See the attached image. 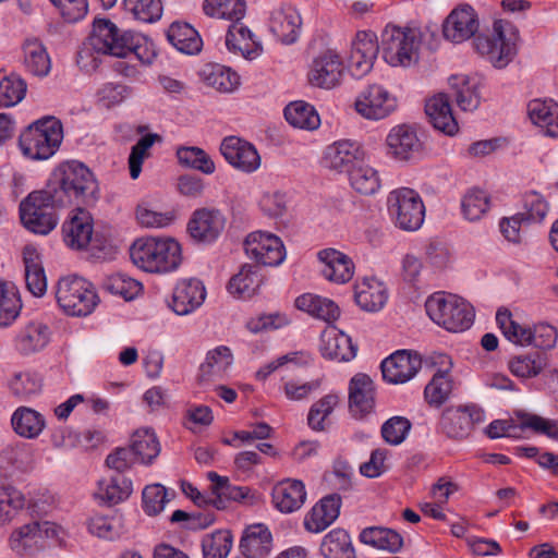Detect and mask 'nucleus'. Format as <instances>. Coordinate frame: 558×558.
<instances>
[{"label": "nucleus", "mask_w": 558, "mask_h": 558, "mask_svg": "<svg viewBox=\"0 0 558 558\" xmlns=\"http://www.w3.org/2000/svg\"><path fill=\"white\" fill-rule=\"evenodd\" d=\"M59 207L89 205L97 199L98 183L82 162L72 160L59 165L45 186Z\"/></svg>", "instance_id": "1"}, {"label": "nucleus", "mask_w": 558, "mask_h": 558, "mask_svg": "<svg viewBox=\"0 0 558 558\" xmlns=\"http://www.w3.org/2000/svg\"><path fill=\"white\" fill-rule=\"evenodd\" d=\"M134 265L147 272H168L181 264V246L172 239L141 238L130 247Z\"/></svg>", "instance_id": "2"}, {"label": "nucleus", "mask_w": 558, "mask_h": 558, "mask_svg": "<svg viewBox=\"0 0 558 558\" xmlns=\"http://www.w3.org/2000/svg\"><path fill=\"white\" fill-rule=\"evenodd\" d=\"M425 307L429 318L450 332L464 331L474 320L472 305L456 294L436 292L426 300Z\"/></svg>", "instance_id": "3"}, {"label": "nucleus", "mask_w": 558, "mask_h": 558, "mask_svg": "<svg viewBox=\"0 0 558 558\" xmlns=\"http://www.w3.org/2000/svg\"><path fill=\"white\" fill-rule=\"evenodd\" d=\"M62 140L61 122L48 116L35 121L20 135V147L27 157L46 160L54 155Z\"/></svg>", "instance_id": "4"}, {"label": "nucleus", "mask_w": 558, "mask_h": 558, "mask_svg": "<svg viewBox=\"0 0 558 558\" xmlns=\"http://www.w3.org/2000/svg\"><path fill=\"white\" fill-rule=\"evenodd\" d=\"M54 293L58 305L70 316H87L99 302L93 283L78 276L60 278Z\"/></svg>", "instance_id": "5"}, {"label": "nucleus", "mask_w": 558, "mask_h": 558, "mask_svg": "<svg viewBox=\"0 0 558 558\" xmlns=\"http://www.w3.org/2000/svg\"><path fill=\"white\" fill-rule=\"evenodd\" d=\"M517 33L512 25L498 20L492 35H478L474 39L476 51L486 57L497 69L506 68L517 54Z\"/></svg>", "instance_id": "6"}, {"label": "nucleus", "mask_w": 558, "mask_h": 558, "mask_svg": "<svg viewBox=\"0 0 558 558\" xmlns=\"http://www.w3.org/2000/svg\"><path fill=\"white\" fill-rule=\"evenodd\" d=\"M420 44L416 29L388 26L381 34L383 58L391 66H411L418 60Z\"/></svg>", "instance_id": "7"}, {"label": "nucleus", "mask_w": 558, "mask_h": 558, "mask_svg": "<svg viewBox=\"0 0 558 558\" xmlns=\"http://www.w3.org/2000/svg\"><path fill=\"white\" fill-rule=\"evenodd\" d=\"M57 208L60 207L44 187L32 192L21 202V220L27 230L46 235L57 227L58 217L54 213Z\"/></svg>", "instance_id": "8"}, {"label": "nucleus", "mask_w": 558, "mask_h": 558, "mask_svg": "<svg viewBox=\"0 0 558 558\" xmlns=\"http://www.w3.org/2000/svg\"><path fill=\"white\" fill-rule=\"evenodd\" d=\"M388 213L396 227L404 231L418 230L425 218V206L420 194L409 187L391 191L387 197Z\"/></svg>", "instance_id": "9"}, {"label": "nucleus", "mask_w": 558, "mask_h": 558, "mask_svg": "<svg viewBox=\"0 0 558 558\" xmlns=\"http://www.w3.org/2000/svg\"><path fill=\"white\" fill-rule=\"evenodd\" d=\"M62 529L49 521H33L13 531L9 543L20 556H32L45 547L46 539H60Z\"/></svg>", "instance_id": "10"}, {"label": "nucleus", "mask_w": 558, "mask_h": 558, "mask_svg": "<svg viewBox=\"0 0 558 558\" xmlns=\"http://www.w3.org/2000/svg\"><path fill=\"white\" fill-rule=\"evenodd\" d=\"M87 40L98 54L126 58L132 44V33L121 32L108 19H96Z\"/></svg>", "instance_id": "11"}, {"label": "nucleus", "mask_w": 558, "mask_h": 558, "mask_svg": "<svg viewBox=\"0 0 558 558\" xmlns=\"http://www.w3.org/2000/svg\"><path fill=\"white\" fill-rule=\"evenodd\" d=\"M243 245L247 257L254 259L258 266H278L286 258L282 241L271 233L252 232L245 238Z\"/></svg>", "instance_id": "12"}, {"label": "nucleus", "mask_w": 558, "mask_h": 558, "mask_svg": "<svg viewBox=\"0 0 558 558\" xmlns=\"http://www.w3.org/2000/svg\"><path fill=\"white\" fill-rule=\"evenodd\" d=\"M225 226L226 217L219 209L203 207L192 213L186 232L194 242L210 244L220 236Z\"/></svg>", "instance_id": "13"}, {"label": "nucleus", "mask_w": 558, "mask_h": 558, "mask_svg": "<svg viewBox=\"0 0 558 558\" xmlns=\"http://www.w3.org/2000/svg\"><path fill=\"white\" fill-rule=\"evenodd\" d=\"M485 420L484 411L476 405L447 408L440 417V428L449 438H465L475 424Z\"/></svg>", "instance_id": "14"}, {"label": "nucleus", "mask_w": 558, "mask_h": 558, "mask_svg": "<svg viewBox=\"0 0 558 558\" xmlns=\"http://www.w3.org/2000/svg\"><path fill=\"white\" fill-rule=\"evenodd\" d=\"M397 108V99L379 84L368 85L355 100L356 111L369 120L388 117Z\"/></svg>", "instance_id": "15"}, {"label": "nucleus", "mask_w": 558, "mask_h": 558, "mask_svg": "<svg viewBox=\"0 0 558 558\" xmlns=\"http://www.w3.org/2000/svg\"><path fill=\"white\" fill-rule=\"evenodd\" d=\"M388 155L399 161L417 158L423 150V143L416 129L409 124L392 128L386 138Z\"/></svg>", "instance_id": "16"}, {"label": "nucleus", "mask_w": 558, "mask_h": 558, "mask_svg": "<svg viewBox=\"0 0 558 558\" xmlns=\"http://www.w3.org/2000/svg\"><path fill=\"white\" fill-rule=\"evenodd\" d=\"M379 46L377 36L373 32H357L351 46L349 69L356 77L366 75L373 68L377 58Z\"/></svg>", "instance_id": "17"}, {"label": "nucleus", "mask_w": 558, "mask_h": 558, "mask_svg": "<svg viewBox=\"0 0 558 558\" xmlns=\"http://www.w3.org/2000/svg\"><path fill=\"white\" fill-rule=\"evenodd\" d=\"M220 153L229 165L245 173H252L260 166V157L256 148L238 136L223 138Z\"/></svg>", "instance_id": "18"}, {"label": "nucleus", "mask_w": 558, "mask_h": 558, "mask_svg": "<svg viewBox=\"0 0 558 558\" xmlns=\"http://www.w3.org/2000/svg\"><path fill=\"white\" fill-rule=\"evenodd\" d=\"M477 29V15L469 4H462L453 9L442 24L445 38L457 44L470 39Z\"/></svg>", "instance_id": "19"}, {"label": "nucleus", "mask_w": 558, "mask_h": 558, "mask_svg": "<svg viewBox=\"0 0 558 558\" xmlns=\"http://www.w3.org/2000/svg\"><path fill=\"white\" fill-rule=\"evenodd\" d=\"M343 73L344 66L340 57L327 51L313 61L308 80L314 86L331 89L341 83Z\"/></svg>", "instance_id": "20"}, {"label": "nucleus", "mask_w": 558, "mask_h": 558, "mask_svg": "<svg viewBox=\"0 0 558 558\" xmlns=\"http://www.w3.org/2000/svg\"><path fill=\"white\" fill-rule=\"evenodd\" d=\"M349 409L353 417L363 418L374 412L375 386L363 373L354 375L349 384Z\"/></svg>", "instance_id": "21"}, {"label": "nucleus", "mask_w": 558, "mask_h": 558, "mask_svg": "<svg viewBox=\"0 0 558 558\" xmlns=\"http://www.w3.org/2000/svg\"><path fill=\"white\" fill-rule=\"evenodd\" d=\"M306 501L305 485L300 480L286 478L271 489V504L279 512L290 514L299 511Z\"/></svg>", "instance_id": "22"}, {"label": "nucleus", "mask_w": 558, "mask_h": 558, "mask_svg": "<svg viewBox=\"0 0 558 558\" xmlns=\"http://www.w3.org/2000/svg\"><path fill=\"white\" fill-rule=\"evenodd\" d=\"M269 27L281 43L290 45L295 43L300 36L302 19L294 7L281 4L271 11Z\"/></svg>", "instance_id": "23"}, {"label": "nucleus", "mask_w": 558, "mask_h": 558, "mask_svg": "<svg viewBox=\"0 0 558 558\" xmlns=\"http://www.w3.org/2000/svg\"><path fill=\"white\" fill-rule=\"evenodd\" d=\"M421 360L405 350L397 351L381 362V373L390 384H404L415 376Z\"/></svg>", "instance_id": "24"}, {"label": "nucleus", "mask_w": 558, "mask_h": 558, "mask_svg": "<svg viewBox=\"0 0 558 558\" xmlns=\"http://www.w3.org/2000/svg\"><path fill=\"white\" fill-rule=\"evenodd\" d=\"M208 480L211 482V497L210 501L213 507L218 510L227 508L228 501H243L252 505L254 496L251 495V489L246 486H234L226 476H220L216 472H208Z\"/></svg>", "instance_id": "25"}, {"label": "nucleus", "mask_w": 558, "mask_h": 558, "mask_svg": "<svg viewBox=\"0 0 558 558\" xmlns=\"http://www.w3.org/2000/svg\"><path fill=\"white\" fill-rule=\"evenodd\" d=\"M320 352L326 359L348 362L355 357L357 347L352 339L336 326H328L320 336Z\"/></svg>", "instance_id": "26"}, {"label": "nucleus", "mask_w": 558, "mask_h": 558, "mask_svg": "<svg viewBox=\"0 0 558 558\" xmlns=\"http://www.w3.org/2000/svg\"><path fill=\"white\" fill-rule=\"evenodd\" d=\"M206 298V290L198 279H184L173 290L170 307L178 315H187L199 307Z\"/></svg>", "instance_id": "27"}, {"label": "nucleus", "mask_w": 558, "mask_h": 558, "mask_svg": "<svg viewBox=\"0 0 558 558\" xmlns=\"http://www.w3.org/2000/svg\"><path fill=\"white\" fill-rule=\"evenodd\" d=\"M340 508V495L330 494L323 497L305 518V529L312 533L323 532L337 520Z\"/></svg>", "instance_id": "28"}, {"label": "nucleus", "mask_w": 558, "mask_h": 558, "mask_svg": "<svg viewBox=\"0 0 558 558\" xmlns=\"http://www.w3.org/2000/svg\"><path fill=\"white\" fill-rule=\"evenodd\" d=\"M318 259L323 263V276L335 283H345L353 277L354 264L352 259L335 248H325L318 252Z\"/></svg>", "instance_id": "29"}, {"label": "nucleus", "mask_w": 558, "mask_h": 558, "mask_svg": "<svg viewBox=\"0 0 558 558\" xmlns=\"http://www.w3.org/2000/svg\"><path fill=\"white\" fill-rule=\"evenodd\" d=\"M229 51L247 60L256 59L262 52V45L253 38L252 32L240 21L233 22L226 35Z\"/></svg>", "instance_id": "30"}, {"label": "nucleus", "mask_w": 558, "mask_h": 558, "mask_svg": "<svg viewBox=\"0 0 558 558\" xmlns=\"http://www.w3.org/2000/svg\"><path fill=\"white\" fill-rule=\"evenodd\" d=\"M425 112L435 129L447 135L458 132V122L453 117L449 97L439 93L430 97L425 104Z\"/></svg>", "instance_id": "31"}, {"label": "nucleus", "mask_w": 558, "mask_h": 558, "mask_svg": "<svg viewBox=\"0 0 558 558\" xmlns=\"http://www.w3.org/2000/svg\"><path fill=\"white\" fill-rule=\"evenodd\" d=\"M234 361L232 350L227 345H218L206 353L199 367V380H221L226 377Z\"/></svg>", "instance_id": "32"}, {"label": "nucleus", "mask_w": 558, "mask_h": 558, "mask_svg": "<svg viewBox=\"0 0 558 558\" xmlns=\"http://www.w3.org/2000/svg\"><path fill=\"white\" fill-rule=\"evenodd\" d=\"M361 154L357 143L348 140L338 141L326 148L324 165L337 172L347 171L354 167V161L359 159Z\"/></svg>", "instance_id": "33"}, {"label": "nucleus", "mask_w": 558, "mask_h": 558, "mask_svg": "<svg viewBox=\"0 0 558 558\" xmlns=\"http://www.w3.org/2000/svg\"><path fill=\"white\" fill-rule=\"evenodd\" d=\"M438 359L439 363L447 365V367L437 371L424 390V396L428 404L436 408H439L449 399L453 388L452 379L449 375V371L452 366L450 357L446 354H440Z\"/></svg>", "instance_id": "34"}, {"label": "nucleus", "mask_w": 558, "mask_h": 558, "mask_svg": "<svg viewBox=\"0 0 558 558\" xmlns=\"http://www.w3.org/2000/svg\"><path fill=\"white\" fill-rule=\"evenodd\" d=\"M263 283L259 266L244 264L228 282V291L234 298L247 300L254 296Z\"/></svg>", "instance_id": "35"}, {"label": "nucleus", "mask_w": 558, "mask_h": 558, "mask_svg": "<svg viewBox=\"0 0 558 558\" xmlns=\"http://www.w3.org/2000/svg\"><path fill=\"white\" fill-rule=\"evenodd\" d=\"M77 214L63 223L62 232L64 243L75 250L85 248L93 235L90 217L83 209L77 208Z\"/></svg>", "instance_id": "36"}, {"label": "nucleus", "mask_w": 558, "mask_h": 558, "mask_svg": "<svg viewBox=\"0 0 558 558\" xmlns=\"http://www.w3.org/2000/svg\"><path fill=\"white\" fill-rule=\"evenodd\" d=\"M271 549V533L263 524L247 527L240 541L241 557L266 558Z\"/></svg>", "instance_id": "37"}, {"label": "nucleus", "mask_w": 558, "mask_h": 558, "mask_svg": "<svg viewBox=\"0 0 558 558\" xmlns=\"http://www.w3.org/2000/svg\"><path fill=\"white\" fill-rule=\"evenodd\" d=\"M354 298L356 304L366 312H377L387 301L385 286L375 278H364L355 283Z\"/></svg>", "instance_id": "38"}, {"label": "nucleus", "mask_w": 558, "mask_h": 558, "mask_svg": "<svg viewBox=\"0 0 558 558\" xmlns=\"http://www.w3.org/2000/svg\"><path fill=\"white\" fill-rule=\"evenodd\" d=\"M531 121L542 128L546 135L558 137V104L551 99H534L529 102Z\"/></svg>", "instance_id": "39"}, {"label": "nucleus", "mask_w": 558, "mask_h": 558, "mask_svg": "<svg viewBox=\"0 0 558 558\" xmlns=\"http://www.w3.org/2000/svg\"><path fill=\"white\" fill-rule=\"evenodd\" d=\"M13 430L25 439H36L46 428L44 415L28 407L17 408L11 416Z\"/></svg>", "instance_id": "40"}, {"label": "nucleus", "mask_w": 558, "mask_h": 558, "mask_svg": "<svg viewBox=\"0 0 558 558\" xmlns=\"http://www.w3.org/2000/svg\"><path fill=\"white\" fill-rule=\"evenodd\" d=\"M168 41L180 52L196 54L202 50L203 40L198 32L187 23L173 22L166 33Z\"/></svg>", "instance_id": "41"}, {"label": "nucleus", "mask_w": 558, "mask_h": 558, "mask_svg": "<svg viewBox=\"0 0 558 558\" xmlns=\"http://www.w3.org/2000/svg\"><path fill=\"white\" fill-rule=\"evenodd\" d=\"M23 262L28 291L35 296L44 295L47 290V280L37 250L33 246H26L23 251Z\"/></svg>", "instance_id": "42"}, {"label": "nucleus", "mask_w": 558, "mask_h": 558, "mask_svg": "<svg viewBox=\"0 0 558 558\" xmlns=\"http://www.w3.org/2000/svg\"><path fill=\"white\" fill-rule=\"evenodd\" d=\"M201 80L221 93H232L240 84L239 75L230 68L218 63L205 64L199 71Z\"/></svg>", "instance_id": "43"}, {"label": "nucleus", "mask_w": 558, "mask_h": 558, "mask_svg": "<svg viewBox=\"0 0 558 558\" xmlns=\"http://www.w3.org/2000/svg\"><path fill=\"white\" fill-rule=\"evenodd\" d=\"M133 492V483L123 474H113L98 482L97 497L108 506L126 500Z\"/></svg>", "instance_id": "44"}, {"label": "nucleus", "mask_w": 558, "mask_h": 558, "mask_svg": "<svg viewBox=\"0 0 558 558\" xmlns=\"http://www.w3.org/2000/svg\"><path fill=\"white\" fill-rule=\"evenodd\" d=\"M50 329L41 322H29L16 337V348L23 354L43 350L50 340Z\"/></svg>", "instance_id": "45"}, {"label": "nucleus", "mask_w": 558, "mask_h": 558, "mask_svg": "<svg viewBox=\"0 0 558 558\" xmlns=\"http://www.w3.org/2000/svg\"><path fill=\"white\" fill-rule=\"evenodd\" d=\"M295 306L300 311L327 323L335 322L340 315V310L333 301L312 293L298 296Z\"/></svg>", "instance_id": "46"}, {"label": "nucleus", "mask_w": 558, "mask_h": 558, "mask_svg": "<svg viewBox=\"0 0 558 558\" xmlns=\"http://www.w3.org/2000/svg\"><path fill=\"white\" fill-rule=\"evenodd\" d=\"M319 550L324 558H355V550L349 533L339 527L324 536Z\"/></svg>", "instance_id": "47"}, {"label": "nucleus", "mask_w": 558, "mask_h": 558, "mask_svg": "<svg viewBox=\"0 0 558 558\" xmlns=\"http://www.w3.org/2000/svg\"><path fill=\"white\" fill-rule=\"evenodd\" d=\"M360 541L366 545L390 553H397L403 546L401 534L392 529L381 526L364 529L360 534Z\"/></svg>", "instance_id": "48"}, {"label": "nucleus", "mask_w": 558, "mask_h": 558, "mask_svg": "<svg viewBox=\"0 0 558 558\" xmlns=\"http://www.w3.org/2000/svg\"><path fill=\"white\" fill-rule=\"evenodd\" d=\"M340 398L338 393L330 392L315 401L307 414V425L312 430L325 432L330 425L329 416L339 405Z\"/></svg>", "instance_id": "49"}, {"label": "nucleus", "mask_w": 558, "mask_h": 558, "mask_svg": "<svg viewBox=\"0 0 558 558\" xmlns=\"http://www.w3.org/2000/svg\"><path fill=\"white\" fill-rule=\"evenodd\" d=\"M510 372L520 378L536 377L547 365V355L544 352L533 351L518 354L509 360Z\"/></svg>", "instance_id": "50"}, {"label": "nucleus", "mask_w": 558, "mask_h": 558, "mask_svg": "<svg viewBox=\"0 0 558 558\" xmlns=\"http://www.w3.org/2000/svg\"><path fill=\"white\" fill-rule=\"evenodd\" d=\"M352 189L361 195H374L381 186L378 171L368 165L354 166L349 172Z\"/></svg>", "instance_id": "51"}, {"label": "nucleus", "mask_w": 558, "mask_h": 558, "mask_svg": "<svg viewBox=\"0 0 558 558\" xmlns=\"http://www.w3.org/2000/svg\"><path fill=\"white\" fill-rule=\"evenodd\" d=\"M132 449L143 464H151L160 453V444L156 434L150 429L136 430L131 439Z\"/></svg>", "instance_id": "52"}, {"label": "nucleus", "mask_w": 558, "mask_h": 558, "mask_svg": "<svg viewBox=\"0 0 558 558\" xmlns=\"http://www.w3.org/2000/svg\"><path fill=\"white\" fill-rule=\"evenodd\" d=\"M284 118L289 124L299 129L315 130L320 123L314 107L304 101L289 104L284 109Z\"/></svg>", "instance_id": "53"}, {"label": "nucleus", "mask_w": 558, "mask_h": 558, "mask_svg": "<svg viewBox=\"0 0 558 558\" xmlns=\"http://www.w3.org/2000/svg\"><path fill=\"white\" fill-rule=\"evenodd\" d=\"M23 49L27 71L36 76H46L51 69V62L45 47L37 40H27Z\"/></svg>", "instance_id": "54"}, {"label": "nucleus", "mask_w": 558, "mask_h": 558, "mask_svg": "<svg viewBox=\"0 0 558 558\" xmlns=\"http://www.w3.org/2000/svg\"><path fill=\"white\" fill-rule=\"evenodd\" d=\"M245 2L243 0H205L203 10L206 15L217 19L241 21L245 15Z\"/></svg>", "instance_id": "55"}, {"label": "nucleus", "mask_w": 558, "mask_h": 558, "mask_svg": "<svg viewBox=\"0 0 558 558\" xmlns=\"http://www.w3.org/2000/svg\"><path fill=\"white\" fill-rule=\"evenodd\" d=\"M177 158L181 166L198 170L205 174L215 172V162L210 156L196 146H181L177 149Z\"/></svg>", "instance_id": "56"}, {"label": "nucleus", "mask_w": 558, "mask_h": 558, "mask_svg": "<svg viewBox=\"0 0 558 558\" xmlns=\"http://www.w3.org/2000/svg\"><path fill=\"white\" fill-rule=\"evenodd\" d=\"M496 322L504 336L514 344L530 345L532 329L518 324L507 308H499L496 314Z\"/></svg>", "instance_id": "57"}, {"label": "nucleus", "mask_w": 558, "mask_h": 558, "mask_svg": "<svg viewBox=\"0 0 558 558\" xmlns=\"http://www.w3.org/2000/svg\"><path fill=\"white\" fill-rule=\"evenodd\" d=\"M22 303L14 286L0 281V327L10 326L20 315Z\"/></svg>", "instance_id": "58"}, {"label": "nucleus", "mask_w": 558, "mask_h": 558, "mask_svg": "<svg viewBox=\"0 0 558 558\" xmlns=\"http://www.w3.org/2000/svg\"><path fill=\"white\" fill-rule=\"evenodd\" d=\"M233 537L229 530H217L202 539L204 558H227L232 548Z\"/></svg>", "instance_id": "59"}, {"label": "nucleus", "mask_w": 558, "mask_h": 558, "mask_svg": "<svg viewBox=\"0 0 558 558\" xmlns=\"http://www.w3.org/2000/svg\"><path fill=\"white\" fill-rule=\"evenodd\" d=\"M174 496V492L169 490L160 484L147 485L142 494L143 509L148 515H157L165 506Z\"/></svg>", "instance_id": "60"}, {"label": "nucleus", "mask_w": 558, "mask_h": 558, "mask_svg": "<svg viewBox=\"0 0 558 558\" xmlns=\"http://www.w3.org/2000/svg\"><path fill=\"white\" fill-rule=\"evenodd\" d=\"M123 5L134 19L144 23H154L162 15L160 0H124Z\"/></svg>", "instance_id": "61"}, {"label": "nucleus", "mask_w": 558, "mask_h": 558, "mask_svg": "<svg viewBox=\"0 0 558 558\" xmlns=\"http://www.w3.org/2000/svg\"><path fill=\"white\" fill-rule=\"evenodd\" d=\"M450 85L456 89V100L463 111L475 110L481 102L480 94L476 90V84H472L465 77H451Z\"/></svg>", "instance_id": "62"}, {"label": "nucleus", "mask_w": 558, "mask_h": 558, "mask_svg": "<svg viewBox=\"0 0 558 558\" xmlns=\"http://www.w3.org/2000/svg\"><path fill=\"white\" fill-rule=\"evenodd\" d=\"M548 211V203L539 193L531 191L522 199V210L518 214L525 223H536L544 220Z\"/></svg>", "instance_id": "63"}, {"label": "nucleus", "mask_w": 558, "mask_h": 558, "mask_svg": "<svg viewBox=\"0 0 558 558\" xmlns=\"http://www.w3.org/2000/svg\"><path fill=\"white\" fill-rule=\"evenodd\" d=\"M488 195L478 189H472L465 193L461 201V209L465 219L478 220L488 209Z\"/></svg>", "instance_id": "64"}]
</instances>
